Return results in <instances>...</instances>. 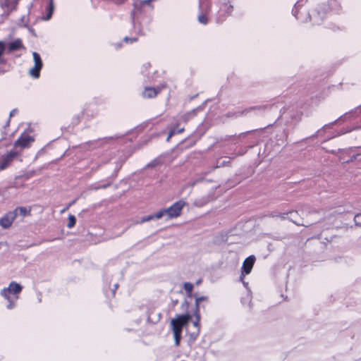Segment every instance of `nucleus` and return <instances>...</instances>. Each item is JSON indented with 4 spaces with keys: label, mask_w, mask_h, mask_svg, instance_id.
<instances>
[{
    "label": "nucleus",
    "mask_w": 361,
    "mask_h": 361,
    "mask_svg": "<svg viewBox=\"0 0 361 361\" xmlns=\"http://www.w3.org/2000/svg\"><path fill=\"white\" fill-rule=\"evenodd\" d=\"M23 290V286L16 281H11L8 287H5L0 291V295L7 301L6 308L13 310L16 306V302L19 299V295Z\"/></svg>",
    "instance_id": "nucleus-1"
},
{
    "label": "nucleus",
    "mask_w": 361,
    "mask_h": 361,
    "mask_svg": "<svg viewBox=\"0 0 361 361\" xmlns=\"http://www.w3.org/2000/svg\"><path fill=\"white\" fill-rule=\"evenodd\" d=\"M192 316L189 313L178 314L171 320L170 325L174 336L175 345L178 346L182 338L183 329L188 325Z\"/></svg>",
    "instance_id": "nucleus-2"
},
{
    "label": "nucleus",
    "mask_w": 361,
    "mask_h": 361,
    "mask_svg": "<svg viewBox=\"0 0 361 361\" xmlns=\"http://www.w3.org/2000/svg\"><path fill=\"white\" fill-rule=\"evenodd\" d=\"M186 205V202L184 200H180L174 202L171 206L165 209L166 217L168 219H171L178 217L182 212L183 207Z\"/></svg>",
    "instance_id": "nucleus-3"
},
{
    "label": "nucleus",
    "mask_w": 361,
    "mask_h": 361,
    "mask_svg": "<svg viewBox=\"0 0 361 361\" xmlns=\"http://www.w3.org/2000/svg\"><path fill=\"white\" fill-rule=\"evenodd\" d=\"M255 257L253 255H250L248 257H247L243 263L240 279V281L243 282L245 286L247 285V283L243 281L244 276L249 274L251 272L255 264Z\"/></svg>",
    "instance_id": "nucleus-4"
},
{
    "label": "nucleus",
    "mask_w": 361,
    "mask_h": 361,
    "mask_svg": "<svg viewBox=\"0 0 361 361\" xmlns=\"http://www.w3.org/2000/svg\"><path fill=\"white\" fill-rule=\"evenodd\" d=\"M19 0H0V7L3 11L2 16H8L11 12L16 10Z\"/></svg>",
    "instance_id": "nucleus-5"
},
{
    "label": "nucleus",
    "mask_w": 361,
    "mask_h": 361,
    "mask_svg": "<svg viewBox=\"0 0 361 361\" xmlns=\"http://www.w3.org/2000/svg\"><path fill=\"white\" fill-rule=\"evenodd\" d=\"M33 61L35 63V66L30 70V74L35 78H38L39 77V72L42 68V61L39 54L37 52L32 53Z\"/></svg>",
    "instance_id": "nucleus-6"
},
{
    "label": "nucleus",
    "mask_w": 361,
    "mask_h": 361,
    "mask_svg": "<svg viewBox=\"0 0 361 361\" xmlns=\"http://www.w3.org/2000/svg\"><path fill=\"white\" fill-rule=\"evenodd\" d=\"M35 139L32 136L27 133H23L20 137L16 141L14 145L16 147H20L22 149L29 147L34 142Z\"/></svg>",
    "instance_id": "nucleus-7"
},
{
    "label": "nucleus",
    "mask_w": 361,
    "mask_h": 361,
    "mask_svg": "<svg viewBox=\"0 0 361 361\" xmlns=\"http://www.w3.org/2000/svg\"><path fill=\"white\" fill-rule=\"evenodd\" d=\"M16 217V213L12 212L7 213L0 219V226L4 228H8L12 225Z\"/></svg>",
    "instance_id": "nucleus-8"
},
{
    "label": "nucleus",
    "mask_w": 361,
    "mask_h": 361,
    "mask_svg": "<svg viewBox=\"0 0 361 361\" xmlns=\"http://www.w3.org/2000/svg\"><path fill=\"white\" fill-rule=\"evenodd\" d=\"M16 156L17 153L15 152H11L5 156L0 164V171L7 168Z\"/></svg>",
    "instance_id": "nucleus-9"
},
{
    "label": "nucleus",
    "mask_w": 361,
    "mask_h": 361,
    "mask_svg": "<svg viewBox=\"0 0 361 361\" xmlns=\"http://www.w3.org/2000/svg\"><path fill=\"white\" fill-rule=\"evenodd\" d=\"M23 47V45L21 39H16L12 42L7 43V52L11 53Z\"/></svg>",
    "instance_id": "nucleus-10"
},
{
    "label": "nucleus",
    "mask_w": 361,
    "mask_h": 361,
    "mask_svg": "<svg viewBox=\"0 0 361 361\" xmlns=\"http://www.w3.org/2000/svg\"><path fill=\"white\" fill-rule=\"evenodd\" d=\"M160 92V89H155L153 87H145L142 95L145 98H152L157 95V94Z\"/></svg>",
    "instance_id": "nucleus-11"
},
{
    "label": "nucleus",
    "mask_w": 361,
    "mask_h": 361,
    "mask_svg": "<svg viewBox=\"0 0 361 361\" xmlns=\"http://www.w3.org/2000/svg\"><path fill=\"white\" fill-rule=\"evenodd\" d=\"M12 212L13 213H16V216L18 215H20V216H27V214H29L30 213V210H28L27 208L25 207H18L16 208L14 211H13Z\"/></svg>",
    "instance_id": "nucleus-12"
},
{
    "label": "nucleus",
    "mask_w": 361,
    "mask_h": 361,
    "mask_svg": "<svg viewBox=\"0 0 361 361\" xmlns=\"http://www.w3.org/2000/svg\"><path fill=\"white\" fill-rule=\"evenodd\" d=\"M7 52V43L4 41H0V63H3L2 56L4 53Z\"/></svg>",
    "instance_id": "nucleus-13"
},
{
    "label": "nucleus",
    "mask_w": 361,
    "mask_h": 361,
    "mask_svg": "<svg viewBox=\"0 0 361 361\" xmlns=\"http://www.w3.org/2000/svg\"><path fill=\"white\" fill-rule=\"evenodd\" d=\"M208 297L207 296H201L198 297L195 299V310L200 311V304L202 301H207Z\"/></svg>",
    "instance_id": "nucleus-14"
},
{
    "label": "nucleus",
    "mask_w": 361,
    "mask_h": 361,
    "mask_svg": "<svg viewBox=\"0 0 361 361\" xmlns=\"http://www.w3.org/2000/svg\"><path fill=\"white\" fill-rule=\"evenodd\" d=\"M195 320L193 322V325L199 329H200V311L195 310Z\"/></svg>",
    "instance_id": "nucleus-15"
},
{
    "label": "nucleus",
    "mask_w": 361,
    "mask_h": 361,
    "mask_svg": "<svg viewBox=\"0 0 361 361\" xmlns=\"http://www.w3.org/2000/svg\"><path fill=\"white\" fill-rule=\"evenodd\" d=\"M164 216H166V213L165 212V209H163L157 212L154 214H153L154 219H160L163 218Z\"/></svg>",
    "instance_id": "nucleus-16"
},
{
    "label": "nucleus",
    "mask_w": 361,
    "mask_h": 361,
    "mask_svg": "<svg viewBox=\"0 0 361 361\" xmlns=\"http://www.w3.org/2000/svg\"><path fill=\"white\" fill-rule=\"evenodd\" d=\"M75 223H76L75 217L73 215L70 214L68 216V223L67 226L69 228H73L75 225Z\"/></svg>",
    "instance_id": "nucleus-17"
},
{
    "label": "nucleus",
    "mask_w": 361,
    "mask_h": 361,
    "mask_svg": "<svg viewBox=\"0 0 361 361\" xmlns=\"http://www.w3.org/2000/svg\"><path fill=\"white\" fill-rule=\"evenodd\" d=\"M183 288L187 293H190L193 289V285L190 283L186 282L184 283Z\"/></svg>",
    "instance_id": "nucleus-18"
},
{
    "label": "nucleus",
    "mask_w": 361,
    "mask_h": 361,
    "mask_svg": "<svg viewBox=\"0 0 361 361\" xmlns=\"http://www.w3.org/2000/svg\"><path fill=\"white\" fill-rule=\"evenodd\" d=\"M53 9H54L53 2H52V1H51L49 11V13H48L47 17L44 18L45 20H48L51 18V16L53 13Z\"/></svg>",
    "instance_id": "nucleus-19"
},
{
    "label": "nucleus",
    "mask_w": 361,
    "mask_h": 361,
    "mask_svg": "<svg viewBox=\"0 0 361 361\" xmlns=\"http://www.w3.org/2000/svg\"><path fill=\"white\" fill-rule=\"evenodd\" d=\"M354 221L356 226H361V213L357 214L355 216Z\"/></svg>",
    "instance_id": "nucleus-20"
},
{
    "label": "nucleus",
    "mask_w": 361,
    "mask_h": 361,
    "mask_svg": "<svg viewBox=\"0 0 361 361\" xmlns=\"http://www.w3.org/2000/svg\"><path fill=\"white\" fill-rule=\"evenodd\" d=\"M198 21L203 25H206L207 23V18L204 14H200L198 16Z\"/></svg>",
    "instance_id": "nucleus-21"
},
{
    "label": "nucleus",
    "mask_w": 361,
    "mask_h": 361,
    "mask_svg": "<svg viewBox=\"0 0 361 361\" xmlns=\"http://www.w3.org/2000/svg\"><path fill=\"white\" fill-rule=\"evenodd\" d=\"M154 219V217H153V215H149L146 217H144L141 221H140V223H143V222H146V221H151Z\"/></svg>",
    "instance_id": "nucleus-22"
},
{
    "label": "nucleus",
    "mask_w": 361,
    "mask_h": 361,
    "mask_svg": "<svg viewBox=\"0 0 361 361\" xmlns=\"http://www.w3.org/2000/svg\"><path fill=\"white\" fill-rule=\"evenodd\" d=\"M176 133V130H171L169 134V136L167 137V140L169 141L170 140V138Z\"/></svg>",
    "instance_id": "nucleus-23"
},
{
    "label": "nucleus",
    "mask_w": 361,
    "mask_h": 361,
    "mask_svg": "<svg viewBox=\"0 0 361 361\" xmlns=\"http://www.w3.org/2000/svg\"><path fill=\"white\" fill-rule=\"evenodd\" d=\"M360 154H361V153H360V154H356V155L353 156V157H351L350 161H353L355 160V159H357V156H359V155H360Z\"/></svg>",
    "instance_id": "nucleus-24"
},
{
    "label": "nucleus",
    "mask_w": 361,
    "mask_h": 361,
    "mask_svg": "<svg viewBox=\"0 0 361 361\" xmlns=\"http://www.w3.org/2000/svg\"><path fill=\"white\" fill-rule=\"evenodd\" d=\"M16 109H13V111H11L10 113V116H13L16 114Z\"/></svg>",
    "instance_id": "nucleus-25"
},
{
    "label": "nucleus",
    "mask_w": 361,
    "mask_h": 361,
    "mask_svg": "<svg viewBox=\"0 0 361 361\" xmlns=\"http://www.w3.org/2000/svg\"><path fill=\"white\" fill-rule=\"evenodd\" d=\"M183 305H185L186 307H188V302H187V301H185V302H184V303H183Z\"/></svg>",
    "instance_id": "nucleus-26"
},
{
    "label": "nucleus",
    "mask_w": 361,
    "mask_h": 361,
    "mask_svg": "<svg viewBox=\"0 0 361 361\" xmlns=\"http://www.w3.org/2000/svg\"><path fill=\"white\" fill-rule=\"evenodd\" d=\"M183 129H180V130H178V133L182 132V131H183Z\"/></svg>",
    "instance_id": "nucleus-27"
}]
</instances>
